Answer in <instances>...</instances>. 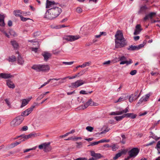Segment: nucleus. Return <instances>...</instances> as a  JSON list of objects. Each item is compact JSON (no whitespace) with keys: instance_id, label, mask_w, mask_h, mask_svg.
Listing matches in <instances>:
<instances>
[{"instance_id":"nucleus-54","label":"nucleus","mask_w":160,"mask_h":160,"mask_svg":"<svg viewBox=\"0 0 160 160\" xmlns=\"http://www.w3.org/2000/svg\"><path fill=\"white\" fill-rule=\"evenodd\" d=\"M99 143V141H98V142H92L90 145H89V146H90V145L91 146L95 145H96L98 144Z\"/></svg>"},{"instance_id":"nucleus-52","label":"nucleus","mask_w":160,"mask_h":160,"mask_svg":"<svg viewBox=\"0 0 160 160\" xmlns=\"http://www.w3.org/2000/svg\"><path fill=\"white\" fill-rule=\"evenodd\" d=\"M77 76H78V74H76L75 76H72V77H70V76H68L66 77H67V78H68L69 79H71L74 78H76Z\"/></svg>"},{"instance_id":"nucleus-44","label":"nucleus","mask_w":160,"mask_h":160,"mask_svg":"<svg viewBox=\"0 0 160 160\" xmlns=\"http://www.w3.org/2000/svg\"><path fill=\"white\" fill-rule=\"evenodd\" d=\"M20 17L21 20L23 22H25L28 20L30 19L29 18H24L22 16Z\"/></svg>"},{"instance_id":"nucleus-49","label":"nucleus","mask_w":160,"mask_h":160,"mask_svg":"<svg viewBox=\"0 0 160 160\" xmlns=\"http://www.w3.org/2000/svg\"><path fill=\"white\" fill-rule=\"evenodd\" d=\"M76 12L78 13H80L82 12V10L80 8L78 7L76 9Z\"/></svg>"},{"instance_id":"nucleus-1","label":"nucleus","mask_w":160,"mask_h":160,"mask_svg":"<svg viewBox=\"0 0 160 160\" xmlns=\"http://www.w3.org/2000/svg\"><path fill=\"white\" fill-rule=\"evenodd\" d=\"M115 48H121L126 47L128 44L126 40L124 38L122 32L118 31L115 35Z\"/></svg>"},{"instance_id":"nucleus-41","label":"nucleus","mask_w":160,"mask_h":160,"mask_svg":"<svg viewBox=\"0 0 160 160\" xmlns=\"http://www.w3.org/2000/svg\"><path fill=\"white\" fill-rule=\"evenodd\" d=\"M112 150L113 151H116L118 148V147L115 144H114L112 146Z\"/></svg>"},{"instance_id":"nucleus-61","label":"nucleus","mask_w":160,"mask_h":160,"mask_svg":"<svg viewBox=\"0 0 160 160\" xmlns=\"http://www.w3.org/2000/svg\"><path fill=\"white\" fill-rule=\"evenodd\" d=\"M111 62L110 60H108L106 62H104L103 63V65H109Z\"/></svg>"},{"instance_id":"nucleus-27","label":"nucleus","mask_w":160,"mask_h":160,"mask_svg":"<svg viewBox=\"0 0 160 160\" xmlns=\"http://www.w3.org/2000/svg\"><path fill=\"white\" fill-rule=\"evenodd\" d=\"M128 98L129 101L130 102H132L133 101L137 99V97H135L133 94H132L130 95L129 97H128Z\"/></svg>"},{"instance_id":"nucleus-59","label":"nucleus","mask_w":160,"mask_h":160,"mask_svg":"<svg viewBox=\"0 0 160 160\" xmlns=\"http://www.w3.org/2000/svg\"><path fill=\"white\" fill-rule=\"evenodd\" d=\"M74 160H87V159L86 158H79Z\"/></svg>"},{"instance_id":"nucleus-25","label":"nucleus","mask_w":160,"mask_h":160,"mask_svg":"<svg viewBox=\"0 0 160 160\" xmlns=\"http://www.w3.org/2000/svg\"><path fill=\"white\" fill-rule=\"evenodd\" d=\"M128 98V96H126L125 94H124L123 96L120 97L118 100L116 102H121L122 101L127 100Z\"/></svg>"},{"instance_id":"nucleus-15","label":"nucleus","mask_w":160,"mask_h":160,"mask_svg":"<svg viewBox=\"0 0 160 160\" xmlns=\"http://www.w3.org/2000/svg\"><path fill=\"white\" fill-rule=\"evenodd\" d=\"M32 97H31L26 99H24L22 100V105L21 106V108H22L26 105L32 99Z\"/></svg>"},{"instance_id":"nucleus-4","label":"nucleus","mask_w":160,"mask_h":160,"mask_svg":"<svg viewBox=\"0 0 160 160\" xmlns=\"http://www.w3.org/2000/svg\"><path fill=\"white\" fill-rule=\"evenodd\" d=\"M24 119L22 116H19L14 118L11 122V125L12 127H15L20 124Z\"/></svg>"},{"instance_id":"nucleus-35","label":"nucleus","mask_w":160,"mask_h":160,"mask_svg":"<svg viewBox=\"0 0 160 160\" xmlns=\"http://www.w3.org/2000/svg\"><path fill=\"white\" fill-rule=\"evenodd\" d=\"M8 60L9 62H12L16 60V58L15 56H12L9 58Z\"/></svg>"},{"instance_id":"nucleus-10","label":"nucleus","mask_w":160,"mask_h":160,"mask_svg":"<svg viewBox=\"0 0 160 160\" xmlns=\"http://www.w3.org/2000/svg\"><path fill=\"white\" fill-rule=\"evenodd\" d=\"M139 150L137 148H133L128 152V154L130 157L134 158L138 154Z\"/></svg>"},{"instance_id":"nucleus-45","label":"nucleus","mask_w":160,"mask_h":160,"mask_svg":"<svg viewBox=\"0 0 160 160\" xmlns=\"http://www.w3.org/2000/svg\"><path fill=\"white\" fill-rule=\"evenodd\" d=\"M5 101L6 103L7 104L8 106L10 108L11 107V103L9 101V100L7 99H5Z\"/></svg>"},{"instance_id":"nucleus-16","label":"nucleus","mask_w":160,"mask_h":160,"mask_svg":"<svg viewBox=\"0 0 160 160\" xmlns=\"http://www.w3.org/2000/svg\"><path fill=\"white\" fill-rule=\"evenodd\" d=\"M127 152V150L125 149L122 150L119 153L117 154L115 156L113 157V159L115 160L120 157L122 154H125Z\"/></svg>"},{"instance_id":"nucleus-55","label":"nucleus","mask_w":160,"mask_h":160,"mask_svg":"<svg viewBox=\"0 0 160 160\" xmlns=\"http://www.w3.org/2000/svg\"><path fill=\"white\" fill-rule=\"evenodd\" d=\"M103 33H105V34L106 33L105 32H100V34L98 35H96L95 36V37L96 38H99L100 37V36L102 35Z\"/></svg>"},{"instance_id":"nucleus-13","label":"nucleus","mask_w":160,"mask_h":160,"mask_svg":"<svg viewBox=\"0 0 160 160\" xmlns=\"http://www.w3.org/2000/svg\"><path fill=\"white\" fill-rule=\"evenodd\" d=\"M85 83H86V82L85 81H84L81 79L75 82L72 83L71 84V87L73 88H76Z\"/></svg>"},{"instance_id":"nucleus-50","label":"nucleus","mask_w":160,"mask_h":160,"mask_svg":"<svg viewBox=\"0 0 160 160\" xmlns=\"http://www.w3.org/2000/svg\"><path fill=\"white\" fill-rule=\"evenodd\" d=\"M137 73V70H134L132 71L130 73V74L132 75H135Z\"/></svg>"},{"instance_id":"nucleus-42","label":"nucleus","mask_w":160,"mask_h":160,"mask_svg":"<svg viewBox=\"0 0 160 160\" xmlns=\"http://www.w3.org/2000/svg\"><path fill=\"white\" fill-rule=\"evenodd\" d=\"M156 14L155 12H151L149 13L148 15L150 18H152Z\"/></svg>"},{"instance_id":"nucleus-43","label":"nucleus","mask_w":160,"mask_h":160,"mask_svg":"<svg viewBox=\"0 0 160 160\" xmlns=\"http://www.w3.org/2000/svg\"><path fill=\"white\" fill-rule=\"evenodd\" d=\"M86 129L89 132H92L93 129V128L91 126H87L86 128Z\"/></svg>"},{"instance_id":"nucleus-40","label":"nucleus","mask_w":160,"mask_h":160,"mask_svg":"<svg viewBox=\"0 0 160 160\" xmlns=\"http://www.w3.org/2000/svg\"><path fill=\"white\" fill-rule=\"evenodd\" d=\"M74 62L72 61L71 62H62V64H64L65 65H72L73 64Z\"/></svg>"},{"instance_id":"nucleus-39","label":"nucleus","mask_w":160,"mask_h":160,"mask_svg":"<svg viewBox=\"0 0 160 160\" xmlns=\"http://www.w3.org/2000/svg\"><path fill=\"white\" fill-rule=\"evenodd\" d=\"M87 103L88 104V105L90 106H96V105H94V102H93L91 99H89L87 102Z\"/></svg>"},{"instance_id":"nucleus-8","label":"nucleus","mask_w":160,"mask_h":160,"mask_svg":"<svg viewBox=\"0 0 160 160\" xmlns=\"http://www.w3.org/2000/svg\"><path fill=\"white\" fill-rule=\"evenodd\" d=\"M58 4L55 3L54 1H51L49 0H47L46 3V8H49V9H51L55 7L58 6Z\"/></svg>"},{"instance_id":"nucleus-36","label":"nucleus","mask_w":160,"mask_h":160,"mask_svg":"<svg viewBox=\"0 0 160 160\" xmlns=\"http://www.w3.org/2000/svg\"><path fill=\"white\" fill-rule=\"evenodd\" d=\"M87 71V70L86 69H84L82 71L80 72H79L77 74H78V75H80L81 76L83 75L85 72H86Z\"/></svg>"},{"instance_id":"nucleus-32","label":"nucleus","mask_w":160,"mask_h":160,"mask_svg":"<svg viewBox=\"0 0 160 160\" xmlns=\"http://www.w3.org/2000/svg\"><path fill=\"white\" fill-rule=\"evenodd\" d=\"M11 43L14 48H16L18 47V44L16 41H12Z\"/></svg>"},{"instance_id":"nucleus-18","label":"nucleus","mask_w":160,"mask_h":160,"mask_svg":"<svg viewBox=\"0 0 160 160\" xmlns=\"http://www.w3.org/2000/svg\"><path fill=\"white\" fill-rule=\"evenodd\" d=\"M42 54L44 58V60L46 61H47L51 56V54L50 53L46 52L42 53Z\"/></svg>"},{"instance_id":"nucleus-23","label":"nucleus","mask_w":160,"mask_h":160,"mask_svg":"<svg viewBox=\"0 0 160 160\" xmlns=\"http://www.w3.org/2000/svg\"><path fill=\"white\" fill-rule=\"evenodd\" d=\"M34 105H33L31 106V107L29 108L26 110V112H27V115H29L32 111L33 108L35 107V106L38 105V103H34Z\"/></svg>"},{"instance_id":"nucleus-21","label":"nucleus","mask_w":160,"mask_h":160,"mask_svg":"<svg viewBox=\"0 0 160 160\" xmlns=\"http://www.w3.org/2000/svg\"><path fill=\"white\" fill-rule=\"evenodd\" d=\"M67 78L66 77L62 78H53L52 79H54L55 80L58 81L59 80H60V81L58 82V85L61 84L62 83H64L66 82V79Z\"/></svg>"},{"instance_id":"nucleus-34","label":"nucleus","mask_w":160,"mask_h":160,"mask_svg":"<svg viewBox=\"0 0 160 160\" xmlns=\"http://www.w3.org/2000/svg\"><path fill=\"white\" fill-rule=\"evenodd\" d=\"M89 105L86 102L85 103L84 105H82L80 106L79 108L80 109H84L86 108H87Z\"/></svg>"},{"instance_id":"nucleus-33","label":"nucleus","mask_w":160,"mask_h":160,"mask_svg":"<svg viewBox=\"0 0 160 160\" xmlns=\"http://www.w3.org/2000/svg\"><path fill=\"white\" fill-rule=\"evenodd\" d=\"M124 118V117L123 114L122 116H116L114 117L115 119L117 121H120Z\"/></svg>"},{"instance_id":"nucleus-46","label":"nucleus","mask_w":160,"mask_h":160,"mask_svg":"<svg viewBox=\"0 0 160 160\" xmlns=\"http://www.w3.org/2000/svg\"><path fill=\"white\" fill-rule=\"evenodd\" d=\"M49 93V92L48 91L46 92H45L44 93L41 94L40 96V97L41 98H43L47 94H48Z\"/></svg>"},{"instance_id":"nucleus-63","label":"nucleus","mask_w":160,"mask_h":160,"mask_svg":"<svg viewBox=\"0 0 160 160\" xmlns=\"http://www.w3.org/2000/svg\"><path fill=\"white\" fill-rule=\"evenodd\" d=\"M28 41L29 42H35V44H34V45H38L39 44V43L38 42H34L33 40H28Z\"/></svg>"},{"instance_id":"nucleus-9","label":"nucleus","mask_w":160,"mask_h":160,"mask_svg":"<svg viewBox=\"0 0 160 160\" xmlns=\"http://www.w3.org/2000/svg\"><path fill=\"white\" fill-rule=\"evenodd\" d=\"M58 4L55 3L54 1H51L49 0H47L46 3V8H49V9H51L55 7L58 6Z\"/></svg>"},{"instance_id":"nucleus-51","label":"nucleus","mask_w":160,"mask_h":160,"mask_svg":"<svg viewBox=\"0 0 160 160\" xmlns=\"http://www.w3.org/2000/svg\"><path fill=\"white\" fill-rule=\"evenodd\" d=\"M141 26L139 24L137 25L136 27V29L140 31L141 30Z\"/></svg>"},{"instance_id":"nucleus-5","label":"nucleus","mask_w":160,"mask_h":160,"mask_svg":"<svg viewBox=\"0 0 160 160\" xmlns=\"http://www.w3.org/2000/svg\"><path fill=\"white\" fill-rule=\"evenodd\" d=\"M118 61H120V64L121 65L127 64V65L132 63V62L131 59H130L129 61L127 60L126 58L124 56H119L118 58H116Z\"/></svg>"},{"instance_id":"nucleus-29","label":"nucleus","mask_w":160,"mask_h":160,"mask_svg":"<svg viewBox=\"0 0 160 160\" xmlns=\"http://www.w3.org/2000/svg\"><path fill=\"white\" fill-rule=\"evenodd\" d=\"M14 14L16 16H19L20 17L22 15V12L21 11L19 10H14L13 12Z\"/></svg>"},{"instance_id":"nucleus-53","label":"nucleus","mask_w":160,"mask_h":160,"mask_svg":"<svg viewBox=\"0 0 160 160\" xmlns=\"http://www.w3.org/2000/svg\"><path fill=\"white\" fill-rule=\"evenodd\" d=\"M143 101H144L143 98H141L139 100L137 105L138 106L139 104L141 103Z\"/></svg>"},{"instance_id":"nucleus-47","label":"nucleus","mask_w":160,"mask_h":160,"mask_svg":"<svg viewBox=\"0 0 160 160\" xmlns=\"http://www.w3.org/2000/svg\"><path fill=\"white\" fill-rule=\"evenodd\" d=\"M110 128H107L105 130H104L102 131L101 132L100 134H103L106 133L107 132L109 131L110 130Z\"/></svg>"},{"instance_id":"nucleus-17","label":"nucleus","mask_w":160,"mask_h":160,"mask_svg":"<svg viewBox=\"0 0 160 160\" xmlns=\"http://www.w3.org/2000/svg\"><path fill=\"white\" fill-rule=\"evenodd\" d=\"M12 76L10 74L5 73H0V78L3 79H8L12 78Z\"/></svg>"},{"instance_id":"nucleus-58","label":"nucleus","mask_w":160,"mask_h":160,"mask_svg":"<svg viewBox=\"0 0 160 160\" xmlns=\"http://www.w3.org/2000/svg\"><path fill=\"white\" fill-rule=\"evenodd\" d=\"M38 48H38H31V50L32 51L34 52H36Z\"/></svg>"},{"instance_id":"nucleus-56","label":"nucleus","mask_w":160,"mask_h":160,"mask_svg":"<svg viewBox=\"0 0 160 160\" xmlns=\"http://www.w3.org/2000/svg\"><path fill=\"white\" fill-rule=\"evenodd\" d=\"M34 148H30V149H27L24 150L23 151V152L24 153L28 152L31 150H34Z\"/></svg>"},{"instance_id":"nucleus-48","label":"nucleus","mask_w":160,"mask_h":160,"mask_svg":"<svg viewBox=\"0 0 160 160\" xmlns=\"http://www.w3.org/2000/svg\"><path fill=\"white\" fill-rule=\"evenodd\" d=\"M28 135H24L23 138L22 139H21L20 141H21L22 142V141H25V139H27L28 138H29V137H28Z\"/></svg>"},{"instance_id":"nucleus-31","label":"nucleus","mask_w":160,"mask_h":160,"mask_svg":"<svg viewBox=\"0 0 160 160\" xmlns=\"http://www.w3.org/2000/svg\"><path fill=\"white\" fill-rule=\"evenodd\" d=\"M39 135V134L38 133H31L29 134L28 135V137H29V138H30L36 137Z\"/></svg>"},{"instance_id":"nucleus-28","label":"nucleus","mask_w":160,"mask_h":160,"mask_svg":"<svg viewBox=\"0 0 160 160\" xmlns=\"http://www.w3.org/2000/svg\"><path fill=\"white\" fill-rule=\"evenodd\" d=\"M18 63L20 65H22L24 62L23 58L20 55H18Z\"/></svg>"},{"instance_id":"nucleus-38","label":"nucleus","mask_w":160,"mask_h":160,"mask_svg":"<svg viewBox=\"0 0 160 160\" xmlns=\"http://www.w3.org/2000/svg\"><path fill=\"white\" fill-rule=\"evenodd\" d=\"M156 147L158 153H160V141L158 142Z\"/></svg>"},{"instance_id":"nucleus-3","label":"nucleus","mask_w":160,"mask_h":160,"mask_svg":"<svg viewBox=\"0 0 160 160\" xmlns=\"http://www.w3.org/2000/svg\"><path fill=\"white\" fill-rule=\"evenodd\" d=\"M31 68L38 72L40 71L47 72L50 69L49 66L44 64L34 65Z\"/></svg>"},{"instance_id":"nucleus-7","label":"nucleus","mask_w":160,"mask_h":160,"mask_svg":"<svg viewBox=\"0 0 160 160\" xmlns=\"http://www.w3.org/2000/svg\"><path fill=\"white\" fill-rule=\"evenodd\" d=\"M50 144V142L44 143L39 145L38 148L40 149H43L44 152H47L50 151L51 149Z\"/></svg>"},{"instance_id":"nucleus-20","label":"nucleus","mask_w":160,"mask_h":160,"mask_svg":"<svg viewBox=\"0 0 160 160\" xmlns=\"http://www.w3.org/2000/svg\"><path fill=\"white\" fill-rule=\"evenodd\" d=\"M124 118H131L132 119H134L136 117L137 115L133 113H127L123 114Z\"/></svg>"},{"instance_id":"nucleus-22","label":"nucleus","mask_w":160,"mask_h":160,"mask_svg":"<svg viewBox=\"0 0 160 160\" xmlns=\"http://www.w3.org/2000/svg\"><path fill=\"white\" fill-rule=\"evenodd\" d=\"M6 82L7 85L9 88L13 89L15 88V85L12 81L8 80H6Z\"/></svg>"},{"instance_id":"nucleus-64","label":"nucleus","mask_w":160,"mask_h":160,"mask_svg":"<svg viewBox=\"0 0 160 160\" xmlns=\"http://www.w3.org/2000/svg\"><path fill=\"white\" fill-rule=\"evenodd\" d=\"M8 25L9 27H11L12 26V22L11 20H9L8 21Z\"/></svg>"},{"instance_id":"nucleus-26","label":"nucleus","mask_w":160,"mask_h":160,"mask_svg":"<svg viewBox=\"0 0 160 160\" xmlns=\"http://www.w3.org/2000/svg\"><path fill=\"white\" fill-rule=\"evenodd\" d=\"M4 16L3 14H0V25L3 26L5 25L4 22Z\"/></svg>"},{"instance_id":"nucleus-12","label":"nucleus","mask_w":160,"mask_h":160,"mask_svg":"<svg viewBox=\"0 0 160 160\" xmlns=\"http://www.w3.org/2000/svg\"><path fill=\"white\" fill-rule=\"evenodd\" d=\"M128 112H129V108L127 107L124 110L121 109L120 111L112 112L111 113L110 115H120L124 113H126Z\"/></svg>"},{"instance_id":"nucleus-57","label":"nucleus","mask_w":160,"mask_h":160,"mask_svg":"<svg viewBox=\"0 0 160 160\" xmlns=\"http://www.w3.org/2000/svg\"><path fill=\"white\" fill-rule=\"evenodd\" d=\"M26 110L25 111L23 112L21 114V116H22V117L24 116H28V115L27 114V112H26Z\"/></svg>"},{"instance_id":"nucleus-19","label":"nucleus","mask_w":160,"mask_h":160,"mask_svg":"<svg viewBox=\"0 0 160 160\" xmlns=\"http://www.w3.org/2000/svg\"><path fill=\"white\" fill-rule=\"evenodd\" d=\"M148 8L146 5L142 6L141 7L140 9L138 11V13L139 14H142L146 13V10Z\"/></svg>"},{"instance_id":"nucleus-11","label":"nucleus","mask_w":160,"mask_h":160,"mask_svg":"<svg viewBox=\"0 0 160 160\" xmlns=\"http://www.w3.org/2000/svg\"><path fill=\"white\" fill-rule=\"evenodd\" d=\"M80 38V36L78 35H69L64 37L63 38L68 41L73 42L78 39Z\"/></svg>"},{"instance_id":"nucleus-2","label":"nucleus","mask_w":160,"mask_h":160,"mask_svg":"<svg viewBox=\"0 0 160 160\" xmlns=\"http://www.w3.org/2000/svg\"><path fill=\"white\" fill-rule=\"evenodd\" d=\"M62 11V9L58 6L51 9H48L45 12L44 18L49 19H53L58 16Z\"/></svg>"},{"instance_id":"nucleus-60","label":"nucleus","mask_w":160,"mask_h":160,"mask_svg":"<svg viewBox=\"0 0 160 160\" xmlns=\"http://www.w3.org/2000/svg\"><path fill=\"white\" fill-rule=\"evenodd\" d=\"M28 127L27 126H24L21 129V130L23 131H25L28 130Z\"/></svg>"},{"instance_id":"nucleus-6","label":"nucleus","mask_w":160,"mask_h":160,"mask_svg":"<svg viewBox=\"0 0 160 160\" xmlns=\"http://www.w3.org/2000/svg\"><path fill=\"white\" fill-rule=\"evenodd\" d=\"M145 44L146 42H143V43L140 44L138 46L130 45L127 48V49L130 51L138 50L143 47Z\"/></svg>"},{"instance_id":"nucleus-24","label":"nucleus","mask_w":160,"mask_h":160,"mask_svg":"<svg viewBox=\"0 0 160 160\" xmlns=\"http://www.w3.org/2000/svg\"><path fill=\"white\" fill-rule=\"evenodd\" d=\"M91 62L90 61L85 62L82 65L78 66L76 67V69H77L79 67L81 68H84L87 66H89L91 64Z\"/></svg>"},{"instance_id":"nucleus-37","label":"nucleus","mask_w":160,"mask_h":160,"mask_svg":"<svg viewBox=\"0 0 160 160\" xmlns=\"http://www.w3.org/2000/svg\"><path fill=\"white\" fill-rule=\"evenodd\" d=\"M150 96V94H147L144 97H142V98H143V100L144 101H146L149 98Z\"/></svg>"},{"instance_id":"nucleus-14","label":"nucleus","mask_w":160,"mask_h":160,"mask_svg":"<svg viewBox=\"0 0 160 160\" xmlns=\"http://www.w3.org/2000/svg\"><path fill=\"white\" fill-rule=\"evenodd\" d=\"M91 155L96 159L103 158V156L99 153H96L94 151H91Z\"/></svg>"},{"instance_id":"nucleus-62","label":"nucleus","mask_w":160,"mask_h":160,"mask_svg":"<svg viewBox=\"0 0 160 160\" xmlns=\"http://www.w3.org/2000/svg\"><path fill=\"white\" fill-rule=\"evenodd\" d=\"M23 15L26 16L27 15H30V12H23Z\"/></svg>"},{"instance_id":"nucleus-30","label":"nucleus","mask_w":160,"mask_h":160,"mask_svg":"<svg viewBox=\"0 0 160 160\" xmlns=\"http://www.w3.org/2000/svg\"><path fill=\"white\" fill-rule=\"evenodd\" d=\"M21 142V141L19 142H16L14 143H12L10 145V147L11 148H13L17 145L20 144Z\"/></svg>"}]
</instances>
